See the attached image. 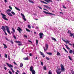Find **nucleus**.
<instances>
[{
  "label": "nucleus",
  "instance_id": "11",
  "mask_svg": "<svg viewBox=\"0 0 74 74\" xmlns=\"http://www.w3.org/2000/svg\"><path fill=\"white\" fill-rule=\"evenodd\" d=\"M43 6L44 7H46V8H47V9H49V10H51V8H50L47 5H43Z\"/></svg>",
  "mask_w": 74,
  "mask_h": 74
},
{
  "label": "nucleus",
  "instance_id": "17",
  "mask_svg": "<svg viewBox=\"0 0 74 74\" xmlns=\"http://www.w3.org/2000/svg\"><path fill=\"white\" fill-rule=\"evenodd\" d=\"M3 45L4 46V48H7V46L6 45H5L3 43Z\"/></svg>",
  "mask_w": 74,
  "mask_h": 74
},
{
  "label": "nucleus",
  "instance_id": "10",
  "mask_svg": "<svg viewBox=\"0 0 74 74\" xmlns=\"http://www.w3.org/2000/svg\"><path fill=\"white\" fill-rule=\"evenodd\" d=\"M72 53H74V49L72 51V50H71V49L70 50V51H69L70 53H71V54L72 53Z\"/></svg>",
  "mask_w": 74,
  "mask_h": 74
},
{
  "label": "nucleus",
  "instance_id": "31",
  "mask_svg": "<svg viewBox=\"0 0 74 74\" xmlns=\"http://www.w3.org/2000/svg\"><path fill=\"white\" fill-rule=\"evenodd\" d=\"M26 30L27 32H30V30L28 29L27 28H26Z\"/></svg>",
  "mask_w": 74,
  "mask_h": 74
},
{
  "label": "nucleus",
  "instance_id": "7",
  "mask_svg": "<svg viewBox=\"0 0 74 74\" xmlns=\"http://www.w3.org/2000/svg\"><path fill=\"white\" fill-rule=\"evenodd\" d=\"M21 16H23V18L24 21H27V20L26 19V18H25V16L22 13H21Z\"/></svg>",
  "mask_w": 74,
  "mask_h": 74
},
{
  "label": "nucleus",
  "instance_id": "2",
  "mask_svg": "<svg viewBox=\"0 0 74 74\" xmlns=\"http://www.w3.org/2000/svg\"><path fill=\"white\" fill-rule=\"evenodd\" d=\"M1 15L2 16V18L4 19V20H6V21H8V19L6 18V17H7V16L6 15H5L4 14H3L2 13H1Z\"/></svg>",
  "mask_w": 74,
  "mask_h": 74
},
{
  "label": "nucleus",
  "instance_id": "57",
  "mask_svg": "<svg viewBox=\"0 0 74 74\" xmlns=\"http://www.w3.org/2000/svg\"><path fill=\"white\" fill-rule=\"evenodd\" d=\"M41 64L42 66H43V62H41Z\"/></svg>",
  "mask_w": 74,
  "mask_h": 74
},
{
  "label": "nucleus",
  "instance_id": "47",
  "mask_svg": "<svg viewBox=\"0 0 74 74\" xmlns=\"http://www.w3.org/2000/svg\"><path fill=\"white\" fill-rule=\"evenodd\" d=\"M46 59L47 60H49V58H48V57H46Z\"/></svg>",
  "mask_w": 74,
  "mask_h": 74
},
{
  "label": "nucleus",
  "instance_id": "50",
  "mask_svg": "<svg viewBox=\"0 0 74 74\" xmlns=\"http://www.w3.org/2000/svg\"><path fill=\"white\" fill-rule=\"evenodd\" d=\"M9 73L10 74H12V72H11V71H9Z\"/></svg>",
  "mask_w": 74,
  "mask_h": 74
},
{
  "label": "nucleus",
  "instance_id": "48",
  "mask_svg": "<svg viewBox=\"0 0 74 74\" xmlns=\"http://www.w3.org/2000/svg\"><path fill=\"white\" fill-rule=\"evenodd\" d=\"M10 42L12 44H14V43H13V42H12V40H10Z\"/></svg>",
  "mask_w": 74,
  "mask_h": 74
},
{
  "label": "nucleus",
  "instance_id": "24",
  "mask_svg": "<svg viewBox=\"0 0 74 74\" xmlns=\"http://www.w3.org/2000/svg\"><path fill=\"white\" fill-rule=\"evenodd\" d=\"M15 42L16 43H18V44H20V43H21V42L19 41H16Z\"/></svg>",
  "mask_w": 74,
  "mask_h": 74
},
{
  "label": "nucleus",
  "instance_id": "30",
  "mask_svg": "<svg viewBox=\"0 0 74 74\" xmlns=\"http://www.w3.org/2000/svg\"><path fill=\"white\" fill-rule=\"evenodd\" d=\"M68 57H69V59H70V60H71V61L73 60H72L71 58V57L70 56H69Z\"/></svg>",
  "mask_w": 74,
  "mask_h": 74
},
{
  "label": "nucleus",
  "instance_id": "26",
  "mask_svg": "<svg viewBox=\"0 0 74 74\" xmlns=\"http://www.w3.org/2000/svg\"><path fill=\"white\" fill-rule=\"evenodd\" d=\"M28 1L30 3H33V4H34V2L33 1H32V0H28Z\"/></svg>",
  "mask_w": 74,
  "mask_h": 74
},
{
  "label": "nucleus",
  "instance_id": "37",
  "mask_svg": "<svg viewBox=\"0 0 74 74\" xmlns=\"http://www.w3.org/2000/svg\"><path fill=\"white\" fill-rule=\"evenodd\" d=\"M28 27L29 28V29H30V28H31V26H30V25H28Z\"/></svg>",
  "mask_w": 74,
  "mask_h": 74
},
{
  "label": "nucleus",
  "instance_id": "40",
  "mask_svg": "<svg viewBox=\"0 0 74 74\" xmlns=\"http://www.w3.org/2000/svg\"><path fill=\"white\" fill-rule=\"evenodd\" d=\"M45 1H46V2H47V3H49V0H44Z\"/></svg>",
  "mask_w": 74,
  "mask_h": 74
},
{
  "label": "nucleus",
  "instance_id": "59",
  "mask_svg": "<svg viewBox=\"0 0 74 74\" xmlns=\"http://www.w3.org/2000/svg\"><path fill=\"white\" fill-rule=\"evenodd\" d=\"M14 69H18V67H17L16 66H15L14 67Z\"/></svg>",
  "mask_w": 74,
  "mask_h": 74
},
{
  "label": "nucleus",
  "instance_id": "23",
  "mask_svg": "<svg viewBox=\"0 0 74 74\" xmlns=\"http://www.w3.org/2000/svg\"><path fill=\"white\" fill-rule=\"evenodd\" d=\"M15 9H16V10H18V11H21V10H20L17 7H15Z\"/></svg>",
  "mask_w": 74,
  "mask_h": 74
},
{
  "label": "nucleus",
  "instance_id": "9",
  "mask_svg": "<svg viewBox=\"0 0 74 74\" xmlns=\"http://www.w3.org/2000/svg\"><path fill=\"white\" fill-rule=\"evenodd\" d=\"M44 35V34L42 33H39V36H40V38H42V36Z\"/></svg>",
  "mask_w": 74,
  "mask_h": 74
},
{
  "label": "nucleus",
  "instance_id": "18",
  "mask_svg": "<svg viewBox=\"0 0 74 74\" xmlns=\"http://www.w3.org/2000/svg\"><path fill=\"white\" fill-rule=\"evenodd\" d=\"M23 59L24 60H29V58H28V57H27L26 58H23Z\"/></svg>",
  "mask_w": 74,
  "mask_h": 74
},
{
  "label": "nucleus",
  "instance_id": "13",
  "mask_svg": "<svg viewBox=\"0 0 74 74\" xmlns=\"http://www.w3.org/2000/svg\"><path fill=\"white\" fill-rule=\"evenodd\" d=\"M6 13L8 15H9V16H12V14H11V13H8V12H7Z\"/></svg>",
  "mask_w": 74,
  "mask_h": 74
},
{
  "label": "nucleus",
  "instance_id": "51",
  "mask_svg": "<svg viewBox=\"0 0 74 74\" xmlns=\"http://www.w3.org/2000/svg\"><path fill=\"white\" fill-rule=\"evenodd\" d=\"M4 67V69L5 70H7V67Z\"/></svg>",
  "mask_w": 74,
  "mask_h": 74
},
{
  "label": "nucleus",
  "instance_id": "43",
  "mask_svg": "<svg viewBox=\"0 0 74 74\" xmlns=\"http://www.w3.org/2000/svg\"><path fill=\"white\" fill-rule=\"evenodd\" d=\"M13 36L14 39H16V37L15 36L13 35Z\"/></svg>",
  "mask_w": 74,
  "mask_h": 74
},
{
  "label": "nucleus",
  "instance_id": "8",
  "mask_svg": "<svg viewBox=\"0 0 74 74\" xmlns=\"http://www.w3.org/2000/svg\"><path fill=\"white\" fill-rule=\"evenodd\" d=\"M17 30L18 31L19 33H21V32H22V29H21V28H20L19 27H18V28L17 29Z\"/></svg>",
  "mask_w": 74,
  "mask_h": 74
},
{
  "label": "nucleus",
  "instance_id": "45",
  "mask_svg": "<svg viewBox=\"0 0 74 74\" xmlns=\"http://www.w3.org/2000/svg\"><path fill=\"white\" fill-rule=\"evenodd\" d=\"M62 40H63V41H64V42H66V41L65 40H64V39H63V38H62Z\"/></svg>",
  "mask_w": 74,
  "mask_h": 74
},
{
  "label": "nucleus",
  "instance_id": "25",
  "mask_svg": "<svg viewBox=\"0 0 74 74\" xmlns=\"http://www.w3.org/2000/svg\"><path fill=\"white\" fill-rule=\"evenodd\" d=\"M57 56H61V55H60V54L59 52H57Z\"/></svg>",
  "mask_w": 74,
  "mask_h": 74
},
{
  "label": "nucleus",
  "instance_id": "27",
  "mask_svg": "<svg viewBox=\"0 0 74 74\" xmlns=\"http://www.w3.org/2000/svg\"><path fill=\"white\" fill-rule=\"evenodd\" d=\"M41 2H42L43 3H44V4H48V3H47L44 1H40Z\"/></svg>",
  "mask_w": 74,
  "mask_h": 74
},
{
  "label": "nucleus",
  "instance_id": "38",
  "mask_svg": "<svg viewBox=\"0 0 74 74\" xmlns=\"http://www.w3.org/2000/svg\"><path fill=\"white\" fill-rule=\"evenodd\" d=\"M40 53H41V55H44V53H42L41 51H40Z\"/></svg>",
  "mask_w": 74,
  "mask_h": 74
},
{
  "label": "nucleus",
  "instance_id": "44",
  "mask_svg": "<svg viewBox=\"0 0 74 74\" xmlns=\"http://www.w3.org/2000/svg\"><path fill=\"white\" fill-rule=\"evenodd\" d=\"M62 7L63 8H64L65 9H66V7L65 6H64V5H63Z\"/></svg>",
  "mask_w": 74,
  "mask_h": 74
},
{
  "label": "nucleus",
  "instance_id": "28",
  "mask_svg": "<svg viewBox=\"0 0 74 74\" xmlns=\"http://www.w3.org/2000/svg\"><path fill=\"white\" fill-rule=\"evenodd\" d=\"M48 74H52V72H51V70H49V71Z\"/></svg>",
  "mask_w": 74,
  "mask_h": 74
},
{
  "label": "nucleus",
  "instance_id": "12",
  "mask_svg": "<svg viewBox=\"0 0 74 74\" xmlns=\"http://www.w3.org/2000/svg\"><path fill=\"white\" fill-rule=\"evenodd\" d=\"M33 69V66H31L30 67L29 70L30 71H33V70H34Z\"/></svg>",
  "mask_w": 74,
  "mask_h": 74
},
{
  "label": "nucleus",
  "instance_id": "34",
  "mask_svg": "<svg viewBox=\"0 0 74 74\" xmlns=\"http://www.w3.org/2000/svg\"><path fill=\"white\" fill-rule=\"evenodd\" d=\"M11 70H12L13 73H15V72L14 71V70L12 69V68H11Z\"/></svg>",
  "mask_w": 74,
  "mask_h": 74
},
{
  "label": "nucleus",
  "instance_id": "46",
  "mask_svg": "<svg viewBox=\"0 0 74 74\" xmlns=\"http://www.w3.org/2000/svg\"><path fill=\"white\" fill-rule=\"evenodd\" d=\"M5 58H7V54H5Z\"/></svg>",
  "mask_w": 74,
  "mask_h": 74
},
{
  "label": "nucleus",
  "instance_id": "61",
  "mask_svg": "<svg viewBox=\"0 0 74 74\" xmlns=\"http://www.w3.org/2000/svg\"><path fill=\"white\" fill-rule=\"evenodd\" d=\"M29 56H32V54L31 53H29Z\"/></svg>",
  "mask_w": 74,
  "mask_h": 74
},
{
  "label": "nucleus",
  "instance_id": "33",
  "mask_svg": "<svg viewBox=\"0 0 74 74\" xmlns=\"http://www.w3.org/2000/svg\"><path fill=\"white\" fill-rule=\"evenodd\" d=\"M11 13L12 14H13V15H15V13L14 12H11Z\"/></svg>",
  "mask_w": 74,
  "mask_h": 74
},
{
  "label": "nucleus",
  "instance_id": "62",
  "mask_svg": "<svg viewBox=\"0 0 74 74\" xmlns=\"http://www.w3.org/2000/svg\"><path fill=\"white\" fill-rule=\"evenodd\" d=\"M60 14H62V15H63V13L62 12H60Z\"/></svg>",
  "mask_w": 74,
  "mask_h": 74
},
{
  "label": "nucleus",
  "instance_id": "6",
  "mask_svg": "<svg viewBox=\"0 0 74 74\" xmlns=\"http://www.w3.org/2000/svg\"><path fill=\"white\" fill-rule=\"evenodd\" d=\"M6 64H7V66H8L10 68V69L11 67H13V66L11 64H9L7 62Z\"/></svg>",
  "mask_w": 74,
  "mask_h": 74
},
{
  "label": "nucleus",
  "instance_id": "41",
  "mask_svg": "<svg viewBox=\"0 0 74 74\" xmlns=\"http://www.w3.org/2000/svg\"><path fill=\"white\" fill-rule=\"evenodd\" d=\"M68 33H70L71 34V31H70V30H68Z\"/></svg>",
  "mask_w": 74,
  "mask_h": 74
},
{
  "label": "nucleus",
  "instance_id": "52",
  "mask_svg": "<svg viewBox=\"0 0 74 74\" xmlns=\"http://www.w3.org/2000/svg\"><path fill=\"white\" fill-rule=\"evenodd\" d=\"M24 37H26V38H27V36L25 34L24 35Z\"/></svg>",
  "mask_w": 74,
  "mask_h": 74
},
{
  "label": "nucleus",
  "instance_id": "3",
  "mask_svg": "<svg viewBox=\"0 0 74 74\" xmlns=\"http://www.w3.org/2000/svg\"><path fill=\"white\" fill-rule=\"evenodd\" d=\"M1 29L5 33V34L7 36V33L5 32L6 29L5 28V27L4 26H2V27L1 28Z\"/></svg>",
  "mask_w": 74,
  "mask_h": 74
},
{
  "label": "nucleus",
  "instance_id": "64",
  "mask_svg": "<svg viewBox=\"0 0 74 74\" xmlns=\"http://www.w3.org/2000/svg\"><path fill=\"white\" fill-rule=\"evenodd\" d=\"M72 45H73V48H74V43H73L72 44Z\"/></svg>",
  "mask_w": 74,
  "mask_h": 74
},
{
  "label": "nucleus",
  "instance_id": "29",
  "mask_svg": "<svg viewBox=\"0 0 74 74\" xmlns=\"http://www.w3.org/2000/svg\"><path fill=\"white\" fill-rule=\"evenodd\" d=\"M73 35H74V34H72L71 33L70 34V36L71 37H72Z\"/></svg>",
  "mask_w": 74,
  "mask_h": 74
},
{
  "label": "nucleus",
  "instance_id": "19",
  "mask_svg": "<svg viewBox=\"0 0 74 74\" xmlns=\"http://www.w3.org/2000/svg\"><path fill=\"white\" fill-rule=\"evenodd\" d=\"M65 46L66 47L67 49H69L70 50V48H69V47H68V46L67 45H65Z\"/></svg>",
  "mask_w": 74,
  "mask_h": 74
},
{
  "label": "nucleus",
  "instance_id": "32",
  "mask_svg": "<svg viewBox=\"0 0 74 74\" xmlns=\"http://www.w3.org/2000/svg\"><path fill=\"white\" fill-rule=\"evenodd\" d=\"M23 63H21L20 65V67H22L23 66Z\"/></svg>",
  "mask_w": 74,
  "mask_h": 74
},
{
  "label": "nucleus",
  "instance_id": "15",
  "mask_svg": "<svg viewBox=\"0 0 74 74\" xmlns=\"http://www.w3.org/2000/svg\"><path fill=\"white\" fill-rule=\"evenodd\" d=\"M46 53L47 54L49 55L50 56H51L52 55V53L47 52Z\"/></svg>",
  "mask_w": 74,
  "mask_h": 74
},
{
  "label": "nucleus",
  "instance_id": "16",
  "mask_svg": "<svg viewBox=\"0 0 74 74\" xmlns=\"http://www.w3.org/2000/svg\"><path fill=\"white\" fill-rule=\"evenodd\" d=\"M31 71L32 72V74H36V72L34 70H33L32 71Z\"/></svg>",
  "mask_w": 74,
  "mask_h": 74
},
{
  "label": "nucleus",
  "instance_id": "42",
  "mask_svg": "<svg viewBox=\"0 0 74 74\" xmlns=\"http://www.w3.org/2000/svg\"><path fill=\"white\" fill-rule=\"evenodd\" d=\"M5 38L6 40L7 41H9V42H10V40H8V38Z\"/></svg>",
  "mask_w": 74,
  "mask_h": 74
},
{
  "label": "nucleus",
  "instance_id": "4",
  "mask_svg": "<svg viewBox=\"0 0 74 74\" xmlns=\"http://www.w3.org/2000/svg\"><path fill=\"white\" fill-rule=\"evenodd\" d=\"M5 27L6 28V30L7 32H8V33L10 34H11V32L10 30H9V27L6 25L5 26Z\"/></svg>",
  "mask_w": 74,
  "mask_h": 74
},
{
  "label": "nucleus",
  "instance_id": "35",
  "mask_svg": "<svg viewBox=\"0 0 74 74\" xmlns=\"http://www.w3.org/2000/svg\"><path fill=\"white\" fill-rule=\"evenodd\" d=\"M12 29L14 33H15V29H14V28L12 27Z\"/></svg>",
  "mask_w": 74,
  "mask_h": 74
},
{
  "label": "nucleus",
  "instance_id": "54",
  "mask_svg": "<svg viewBox=\"0 0 74 74\" xmlns=\"http://www.w3.org/2000/svg\"><path fill=\"white\" fill-rule=\"evenodd\" d=\"M71 72L72 74H74V71H71Z\"/></svg>",
  "mask_w": 74,
  "mask_h": 74
},
{
  "label": "nucleus",
  "instance_id": "21",
  "mask_svg": "<svg viewBox=\"0 0 74 74\" xmlns=\"http://www.w3.org/2000/svg\"><path fill=\"white\" fill-rule=\"evenodd\" d=\"M66 42H65L66 44H67V43H68V44H69V43L70 42V41L68 40H66Z\"/></svg>",
  "mask_w": 74,
  "mask_h": 74
},
{
  "label": "nucleus",
  "instance_id": "14",
  "mask_svg": "<svg viewBox=\"0 0 74 74\" xmlns=\"http://www.w3.org/2000/svg\"><path fill=\"white\" fill-rule=\"evenodd\" d=\"M45 48L47 51L48 49V44H45Z\"/></svg>",
  "mask_w": 74,
  "mask_h": 74
},
{
  "label": "nucleus",
  "instance_id": "56",
  "mask_svg": "<svg viewBox=\"0 0 74 74\" xmlns=\"http://www.w3.org/2000/svg\"><path fill=\"white\" fill-rule=\"evenodd\" d=\"M38 8H40V9H41V10H42V8L40 7V6H38Z\"/></svg>",
  "mask_w": 74,
  "mask_h": 74
},
{
  "label": "nucleus",
  "instance_id": "60",
  "mask_svg": "<svg viewBox=\"0 0 74 74\" xmlns=\"http://www.w3.org/2000/svg\"><path fill=\"white\" fill-rule=\"evenodd\" d=\"M65 52H66V53H69V52H68V51H67V50H66L65 51Z\"/></svg>",
  "mask_w": 74,
  "mask_h": 74
},
{
  "label": "nucleus",
  "instance_id": "58",
  "mask_svg": "<svg viewBox=\"0 0 74 74\" xmlns=\"http://www.w3.org/2000/svg\"><path fill=\"white\" fill-rule=\"evenodd\" d=\"M18 45H19V46H20V45H22V44H18Z\"/></svg>",
  "mask_w": 74,
  "mask_h": 74
},
{
  "label": "nucleus",
  "instance_id": "39",
  "mask_svg": "<svg viewBox=\"0 0 74 74\" xmlns=\"http://www.w3.org/2000/svg\"><path fill=\"white\" fill-rule=\"evenodd\" d=\"M11 10L10 9H8V10H7V12H11Z\"/></svg>",
  "mask_w": 74,
  "mask_h": 74
},
{
  "label": "nucleus",
  "instance_id": "53",
  "mask_svg": "<svg viewBox=\"0 0 74 74\" xmlns=\"http://www.w3.org/2000/svg\"><path fill=\"white\" fill-rule=\"evenodd\" d=\"M43 49H44V51H46V49H45V47H43Z\"/></svg>",
  "mask_w": 74,
  "mask_h": 74
},
{
  "label": "nucleus",
  "instance_id": "55",
  "mask_svg": "<svg viewBox=\"0 0 74 74\" xmlns=\"http://www.w3.org/2000/svg\"><path fill=\"white\" fill-rule=\"evenodd\" d=\"M9 8H10V9H11V10H12V7H11V6H9Z\"/></svg>",
  "mask_w": 74,
  "mask_h": 74
},
{
  "label": "nucleus",
  "instance_id": "36",
  "mask_svg": "<svg viewBox=\"0 0 74 74\" xmlns=\"http://www.w3.org/2000/svg\"><path fill=\"white\" fill-rule=\"evenodd\" d=\"M38 41L37 40H36V44H38Z\"/></svg>",
  "mask_w": 74,
  "mask_h": 74
},
{
  "label": "nucleus",
  "instance_id": "20",
  "mask_svg": "<svg viewBox=\"0 0 74 74\" xmlns=\"http://www.w3.org/2000/svg\"><path fill=\"white\" fill-rule=\"evenodd\" d=\"M51 39L52 40H54V41H56V39L54 38H52Z\"/></svg>",
  "mask_w": 74,
  "mask_h": 74
},
{
  "label": "nucleus",
  "instance_id": "5",
  "mask_svg": "<svg viewBox=\"0 0 74 74\" xmlns=\"http://www.w3.org/2000/svg\"><path fill=\"white\" fill-rule=\"evenodd\" d=\"M43 12L46 14H49L50 15H54V14L51 13H48L47 12H45V11H43Z\"/></svg>",
  "mask_w": 74,
  "mask_h": 74
},
{
  "label": "nucleus",
  "instance_id": "49",
  "mask_svg": "<svg viewBox=\"0 0 74 74\" xmlns=\"http://www.w3.org/2000/svg\"><path fill=\"white\" fill-rule=\"evenodd\" d=\"M13 63H14V64H15L16 65H17V66H18V64H16V63H15V61H14L13 62Z\"/></svg>",
  "mask_w": 74,
  "mask_h": 74
},
{
  "label": "nucleus",
  "instance_id": "1",
  "mask_svg": "<svg viewBox=\"0 0 74 74\" xmlns=\"http://www.w3.org/2000/svg\"><path fill=\"white\" fill-rule=\"evenodd\" d=\"M60 66L61 69V71H60L61 70L60 68L57 69L56 70V72L57 74H60L62 73V72H64L65 70V69H64V66H63V64H61Z\"/></svg>",
  "mask_w": 74,
  "mask_h": 74
},
{
  "label": "nucleus",
  "instance_id": "22",
  "mask_svg": "<svg viewBox=\"0 0 74 74\" xmlns=\"http://www.w3.org/2000/svg\"><path fill=\"white\" fill-rule=\"evenodd\" d=\"M43 69L45 70H47V67L46 66H44Z\"/></svg>",
  "mask_w": 74,
  "mask_h": 74
},
{
  "label": "nucleus",
  "instance_id": "63",
  "mask_svg": "<svg viewBox=\"0 0 74 74\" xmlns=\"http://www.w3.org/2000/svg\"><path fill=\"white\" fill-rule=\"evenodd\" d=\"M43 10H45L46 11H48V10H47L46 9H45V8H43Z\"/></svg>",
  "mask_w": 74,
  "mask_h": 74
}]
</instances>
